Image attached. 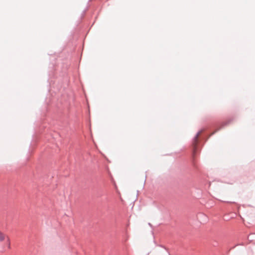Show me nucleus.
Masks as SVG:
<instances>
[{"label": "nucleus", "instance_id": "obj_1", "mask_svg": "<svg viewBox=\"0 0 255 255\" xmlns=\"http://www.w3.org/2000/svg\"><path fill=\"white\" fill-rule=\"evenodd\" d=\"M5 239H6L5 246L7 249L10 250L11 248L10 238L0 231V242L3 241Z\"/></svg>", "mask_w": 255, "mask_h": 255}, {"label": "nucleus", "instance_id": "obj_2", "mask_svg": "<svg viewBox=\"0 0 255 255\" xmlns=\"http://www.w3.org/2000/svg\"><path fill=\"white\" fill-rule=\"evenodd\" d=\"M201 131H199L197 134H196L195 137V139H194V143H193V156H195V153H196V144L197 143V142H198V138L199 137V136H200V134L201 133Z\"/></svg>", "mask_w": 255, "mask_h": 255}]
</instances>
